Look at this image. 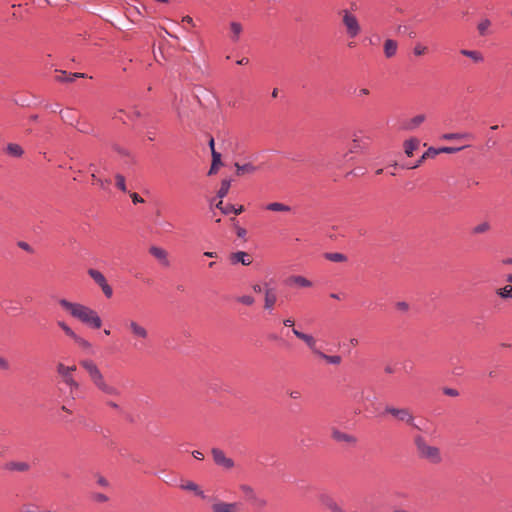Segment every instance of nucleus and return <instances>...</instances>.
Returning <instances> with one entry per match:
<instances>
[{
    "instance_id": "20e7f679",
    "label": "nucleus",
    "mask_w": 512,
    "mask_h": 512,
    "mask_svg": "<svg viewBox=\"0 0 512 512\" xmlns=\"http://www.w3.org/2000/svg\"><path fill=\"white\" fill-rule=\"evenodd\" d=\"M414 445L420 458L432 464H438L442 461L440 449L429 445L423 436L416 435L414 437Z\"/></svg>"
},
{
    "instance_id": "2f4dec72",
    "label": "nucleus",
    "mask_w": 512,
    "mask_h": 512,
    "mask_svg": "<svg viewBox=\"0 0 512 512\" xmlns=\"http://www.w3.org/2000/svg\"><path fill=\"white\" fill-rule=\"evenodd\" d=\"M318 357L323 359V360H325L327 363L333 364V365H339L342 362V357L341 356H339V355H327V354L323 353L322 351L320 352Z\"/></svg>"
},
{
    "instance_id": "4d7b16f0",
    "label": "nucleus",
    "mask_w": 512,
    "mask_h": 512,
    "mask_svg": "<svg viewBox=\"0 0 512 512\" xmlns=\"http://www.w3.org/2000/svg\"><path fill=\"white\" fill-rule=\"evenodd\" d=\"M444 393L448 396L456 397L458 396V391L452 388H445Z\"/></svg>"
},
{
    "instance_id": "0eeeda50",
    "label": "nucleus",
    "mask_w": 512,
    "mask_h": 512,
    "mask_svg": "<svg viewBox=\"0 0 512 512\" xmlns=\"http://www.w3.org/2000/svg\"><path fill=\"white\" fill-rule=\"evenodd\" d=\"M211 512H244L241 502H228L213 498L210 506Z\"/></svg>"
},
{
    "instance_id": "a18cd8bd",
    "label": "nucleus",
    "mask_w": 512,
    "mask_h": 512,
    "mask_svg": "<svg viewBox=\"0 0 512 512\" xmlns=\"http://www.w3.org/2000/svg\"><path fill=\"white\" fill-rule=\"evenodd\" d=\"M466 134H459V133H447L442 135V139L444 140H455V139H461L464 138Z\"/></svg>"
},
{
    "instance_id": "bf43d9fd",
    "label": "nucleus",
    "mask_w": 512,
    "mask_h": 512,
    "mask_svg": "<svg viewBox=\"0 0 512 512\" xmlns=\"http://www.w3.org/2000/svg\"><path fill=\"white\" fill-rule=\"evenodd\" d=\"M97 183L100 185L101 188H105L106 185L110 184V180L109 179H105V180L97 179Z\"/></svg>"
},
{
    "instance_id": "f03ea898",
    "label": "nucleus",
    "mask_w": 512,
    "mask_h": 512,
    "mask_svg": "<svg viewBox=\"0 0 512 512\" xmlns=\"http://www.w3.org/2000/svg\"><path fill=\"white\" fill-rule=\"evenodd\" d=\"M59 305L66 310L73 318L79 320L84 325L92 329H100L102 319L94 309L78 302H71L61 298L58 300Z\"/></svg>"
},
{
    "instance_id": "393cba45",
    "label": "nucleus",
    "mask_w": 512,
    "mask_h": 512,
    "mask_svg": "<svg viewBox=\"0 0 512 512\" xmlns=\"http://www.w3.org/2000/svg\"><path fill=\"white\" fill-rule=\"evenodd\" d=\"M216 208L220 209L221 212L223 214H229V213H235V214H240L243 212L244 210V207L243 206H240L238 208H235L233 205H226V206H223V201L222 200H219L216 204H215Z\"/></svg>"
},
{
    "instance_id": "1a4fd4ad",
    "label": "nucleus",
    "mask_w": 512,
    "mask_h": 512,
    "mask_svg": "<svg viewBox=\"0 0 512 512\" xmlns=\"http://www.w3.org/2000/svg\"><path fill=\"white\" fill-rule=\"evenodd\" d=\"M317 499L325 509L331 512H343L342 507L330 493L321 492L318 494Z\"/></svg>"
},
{
    "instance_id": "c03bdc74",
    "label": "nucleus",
    "mask_w": 512,
    "mask_h": 512,
    "mask_svg": "<svg viewBox=\"0 0 512 512\" xmlns=\"http://www.w3.org/2000/svg\"><path fill=\"white\" fill-rule=\"evenodd\" d=\"M438 154H440L439 148L429 147L427 151L423 154V158H434Z\"/></svg>"
},
{
    "instance_id": "9b49d317",
    "label": "nucleus",
    "mask_w": 512,
    "mask_h": 512,
    "mask_svg": "<svg viewBox=\"0 0 512 512\" xmlns=\"http://www.w3.org/2000/svg\"><path fill=\"white\" fill-rule=\"evenodd\" d=\"M293 334L300 340H302L307 347L311 350V352L318 357L321 350L317 347V341L316 339L309 334L303 333L295 328H293Z\"/></svg>"
},
{
    "instance_id": "c9c22d12",
    "label": "nucleus",
    "mask_w": 512,
    "mask_h": 512,
    "mask_svg": "<svg viewBox=\"0 0 512 512\" xmlns=\"http://www.w3.org/2000/svg\"><path fill=\"white\" fill-rule=\"evenodd\" d=\"M21 512H57L54 510L42 509L35 504H25L22 506Z\"/></svg>"
},
{
    "instance_id": "338daca9",
    "label": "nucleus",
    "mask_w": 512,
    "mask_h": 512,
    "mask_svg": "<svg viewBox=\"0 0 512 512\" xmlns=\"http://www.w3.org/2000/svg\"><path fill=\"white\" fill-rule=\"evenodd\" d=\"M107 406L112 408V409H119V405L116 402H114V401H108L107 402Z\"/></svg>"
},
{
    "instance_id": "79ce46f5",
    "label": "nucleus",
    "mask_w": 512,
    "mask_h": 512,
    "mask_svg": "<svg viewBox=\"0 0 512 512\" xmlns=\"http://www.w3.org/2000/svg\"><path fill=\"white\" fill-rule=\"evenodd\" d=\"M327 259L333 261V262H343L346 260V257L345 255L341 254V253H330V254H327Z\"/></svg>"
},
{
    "instance_id": "6e6552de",
    "label": "nucleus",
    "mask_w": 512,
    "mask_h": 512,
    "mask_svg": "<svg viewBox=\"0 0 512 512\" xmlns=\"http://www.w3.org/2000/svg\"><path fill=\"white\" fill-rule=\"evenodd\" d=\"M240 491L245 496L246 500L254 504L258 508H264L267 505V501L264 498H260L255 489L249 484H240Z\"/></svg>"
},
{
    "instance_id": "ddd939ff",
    "label": "nucleus",
    "mask_w": 512,
    "mask_h": 512,
    "mask_svg": "<svg viewBox=\"0 0 512 512\" xmlns=\"http://www.w3.org/2000/svg\"><path fill=\"white\" fill-rule=\"evenodd\" d=\"M244 31L243 25L238 21H231L229 23V34L230 41L234 44L240 41L241 35Z\"/></svg>"
},
{
    "instance_id": "cd10ccee",
    "label": "nucleus",
    "mask_w": 512,
    "mask_h": 512,
    "mask_svg": "<svg viewBox=\"0 0 512 512\" xmlns=\"http://www.w3.org/2000/svg\"><path fill=\"white\" fill-rule=\"evenodd\" d=\"M73 341L75 342V344H77L82 350L86 351V352H92V349H93V345L90 341H88L87 339L81 337L80 335L77 334V336L73 339Z\"/></svg>"
},
{
    "instance_id": "bb28decb",
    "label": "nucleus",
    "mask_w": 512,
    "mask_h": 512,
    "mask_svg": "<svg viewBox=\"0 0 512 512\" xmlns=\"http://www.w3.org/2000/svg\"><path fill=\"white\" fill-rule=\"evenodd\" d=\"M6 151L9 155L16 157V158H20L24 154L23 148L19 144H16V143H9L6 147Z\"/></svg>"
},
{
    "instance_id": "b1692460",
    "label": "nucleus",
    "mask_w": 512,
    "mask_h": 512,
    "mask_svg": "<svg viewBox=\"0 0 512 512\" xmlns=\"http://www.w3.org/2000/svg\"><path fill=\"white\" fill-rule=\"evenodd\" d=\"M180 488L183 490H188L194 492L197 496L201 498H205V494L203 490L193 481H185L182 482Z\"/></svg>"
},
{
    "instance_id": "37998d69",
    "label": "nucleus",
    "mask_w": 512,
    "mask_h": 512,
    "mask_svg": "<svg viewBox=\"0 0 512 512\" xmlns=\"http://www.w3.org/2000/svg\"><path fill=\"white\" fill-rule=\"evenodd\" d=\"M237 301L246 305V306H251L254 304L255 300L252 296L250 295H243L241 297H238L237 298Z\"/></svg>"
},
{
    "instance_id": "a211bd4d",
    "label": "nucleus",
    "mask_w": 512,
    "mask_h": 512,
    "mask_svg": "<svg viewBox=\"0 0 512 512\" xmlns=\"http://www.w3.org/2000/svg\"><path fill=\"white\" fill-rule=\"evenodd\" d=\"M399 421L405 422L409 426L420 430V427L415 423V418L412 412L407 408H401L400 413L397 417Z\"/></svg>"
},
{
    "instance_id": "423d86ee",
    "label": "nucleus",
    "mask_w": 512,
    "mask_h": 512,
    "mask_svg": "<svg viewBox=\"0 0 512 512\" xmlns=\"http://www.w3.org/2000/svg\"><path fill=\"white\" fill-rule=\"evenodd\" d=\"M339 15L342 18V24L348 37H357L361 33V25L358 18L348 9H342Z\"/></svg>"
},
{
    "instance_id": "473e14b6",
    "label": "nucleus",
    "mask_w": 512,
    "mask_h": 512,
    "mask_svg": "<svg viewBox=\"0 0 512 512\" xmlns=\"http://www.w3.org/2000/svg\"><path fill=\"white\" fill-rule=\"evenodd\" d=\"M490 229H491L490 223L487 221H484V222H481L473 227L472 234H474V235L484 234V233L488 232Z\"/></svg>"
},
{
    "instance_id": "49530a36",
    "label": "nucleus",
    "mask_w": 512,
    "mask_h": 512,
    "mask_svg": "<svg viewBox=\"0 0 512 512\" xmlns=\"http://www.w3.org/2000/svg\"><path fill=\"white\" fill-rule=\"evenodd\" d=\"M101 289H102V292L104 293V295L107 297V298H111L112 295H113V289L112 287L108 284V282H105L102 286H101Z\"/></svg>"
},
{
    "instance_id": "7c9ffc66",
    "label": "nucleus",
    "mask_w": 512,
    "mask_h": 512,
    "mask_svg": "<svg viewBox=\"0 0 512 512\" xmlns=\"http://www.w3.org/2000/svg\"><path fill=\"white\" fill-rule=\"evenodd\" d=\"M266 209L275 212H289L291 210L290 206L280 202L270 203L266 206Z\"/></svg>"
},
{
    "instance_id": "a19ab883",
    "label": "nucleus",
    "mask_w": 512,
    "mask_h": 512,
    "mask_svg": "<svg viewBox=\"0 0 512 512\" xmlns=\"http://www.w3.org/2000/svg\"><path fill=\"white\" fill-rule=\"evenodd\" d=\"M70 78V74H67L65 71H59L55 76V80L58 82H72L73 80Z\"/></svg>"
},
{
    "instance_id": "de8ad7c7",
    "label": "nucleus",
    "mask_w": 512,
    "mask_h": 512,
    "mask_svg": "<svg viewBox=\"0 0 512 512\" xmlns=\"http://www.w3.org/2000/svg\"><path fill=\"white\" fill-rule=\"evenodd\" d=\"M400 410H401V408H395L393 406L385 407V413L390 414V415L394 416L395 418L398 417Z\"/></svg>"
},
{
    "instance_id": "ea45409f",
    "label": "nucleus",
    "mask_w": 512,
    "mask_h": 512,
    "mask_svg": "<svg viewBox=\"0 0 512 512\" xmlns=\"http://www.w3.org/2000/svg\"><path fill=\"white\" fill-rule=\"evenodd\" d=\"M116 186L123 192L127 191L125 177L122 174L115 175Z\"/></svg>"
},
{
    "instance_id": "09e8293b",
    "label": "nucleus",
    "mask_w": 512,
    "mask_h": 512,
    "mask_svg": "<svg viewBox=\"0 0 512 512\" xmlns=\"http://www.w3.org/2000/svg\"><path fill=\"white\" fill-rule=\"evenodd\" d=\"M463 148L464 147H442V148H439V149H440V153L452 154V153L459 152Z\"/></svg>"
},
{
    "instance_id": "680f3d73",
    "label": "nucleus",
    "mask_w": 512,
    "mask_h": 512,
    "mask_svg": "<svg viewBox=\"0 0 512 512\" xmlns=\"http://www.w3.org/2000/svg\"><path fill=\"white\" fill-rule=\"evenodd\" d=\"M359 147H360L359 140L357 138H354L353 139V147L351 149V152H356Z\"/></svg>"
},
{
    "instance_id": "9d476101",
    "label": "nucleus",
    "mask_w": 512,
    "mask_h": 512,
    "mask_svg": "<svg viewBox=\"0 0 512 512\" xmlns=\"http://www.w3.org/2000/svg\"><path fill=\"white\" fill-rule=\"evenodd\" d=\"M213 460L216 465L223 467L224 469H232L235 466L234 460L226 456L223 450L219 448H213L211 450Z\"/></svg>"
},
{
    "instance_id": "e433bc0d",
    "label": "nucleus",
    "mask_w": 512,
    "mask_h": 512,
    "mask_svg": "<svg viewBox=\"0 0 512 512\" xmlns=\"http://www.w3.org/2000/svg\"><path fill=\"white\" fill-rule=\"evenodd\" d=\"M496 294L502 299L512 298V286L506 285L496 290Z\"/></svg>"
},
{
    "instance_id": "4468645a",
    "label": "nucleus",
    "mask_w": 512,
    "mask_h": 512,
    "mask_svg": "<svg viewBox=\"0 0 512 512\" xmlns=\"http://www.w3.org/2000/svg\"><path fill=\"white\" fill-rule=\"evenodd\" d=\"M426 120V116L424 114H419L412 117L409 120H406L402 123L401 129L405 131H414L416 130L424 121Z\"/></svg>"
},
{
    "instance_id": "0e129e2a",
    "label": "nucleus",
    "mask_w": 512,
    "mask_h": 512,
    "mask_svg": "<svg viewBox=\"0 0 512 512\" xmlns=\"http://www.w3.org/2000/svg\"><path fill=\"white\" fill-rule=\"evenodd\" d=\"M289 396L292 398V399H299L301 397V394L299 391H292L289 393Z\"/></svg>"
},
{
    "instance_id": "f3484780",
    "label": "nucleus",
    "mask_w": 512,
    "mask_h": 512,
    "mask_svg": "<svg viewBox=\"0 0 512 512\" xmlns=\"http://www.w3.org/2000/svg\"><path fill=\"white\" fill-rule=\"evenodd\" d=\"M149 253L153 257H155L158 261H160L163 265H165V266L169 265L168 253L163 248L158 247V246H151L149 248Z\"/></svg>"
},
{
    "instance_id": "5701e85b",
    "label": "nucleus",
    "mask_w": 512,
    "mask_h": 512,
    "mask_svg": "<svg viewBox=\"0 0 512 512\" xmlns=\"http://www.w3.org/2000/svg\"><path fill=\"white\" fill-rule=\"evenodd\" d=\"M420 141L417 138H410L403 144L404 152L408 157H411L415 150L418 149Z\"/></svg>"
},
{
    "instance_id": "8fccbe9b",
    "label": "nucleus",
    "mask_w": 512,
    "mask_h": 512,
    "mask_svg": "<svg viewBox=\"0 0 512 512\" xmlns=\"http://www.w3.org/2000/svg\"><path fill=\"white\" fill-rule=\"evenodd\" d=\"M92 498H93L94 501H96L98 503H104V502L108 501V497L105 494H102V493H94L92 495Z\"/></svg>"
},
{
    "instance_id": "13d9d810",
    "label": "nucleus",
    "mask_w": 512,
    "mask_h": 512,
    "mask_svg": "<svg viewBox=\"0 0 512 512\" xmlns=\"http://www.w3.org/2000/svg\"><path fill=\"white\" fill-rule=\"evenodd\" d=\"M18 246H19L21 249H23V250H25V251H27V252H32V248H31V246H30L28 243H26V242H19V243H18Z\"/></svg>"
},
{
    "instance_id": "3c124183",
    "label": "nucleus",
    "mask_w": 512,
    "mask_h": 512,
    "mask_svg": "<svg viewBox=\"0 0 512 512\" xmlns=\"http://www.w3.org/2000/svg\"><path fill=\"white\" fill-rule=\"evenodd\" d=\"M96 482L101 487H108L109 486L108 480L105 477L101 476V475H97L96 476Z\"/></svg>"
},
{
    "instance_id": "6e6d98bb",
    "label": "nucleus",
    "mask_w": 512,
    "mask_h": 512,
    "mask_svg": "<svg viewBox=\"0 0 512 512\" xmlns=\"http://www.w3.org/2000/svg\"><path fill=\"white\" fill-rule=\"evenodd\" d=\"M0 369L8 370L9 369V362L4 357L0 356Z\"/></svg>"
},
{
    "instance_id": "c756f323",
    "label": "nucleus",
    "mask_w": 512,
    "mask_h": 512,
    "mask_svg": "<svg viewBox=\"0 0 512 512\" xmlns=\"http://www.w3.org/2000/svg\"><path fill=\"white\" fill-rule=\"evenodd\" d=\"M88 275L95 281L96 284H98L100 287L107 282L105 276L96 269H89Z\"/></svg>"
},
{
    "instance_id": "864d4df0",
    "label": "nucleus",
    "mask_w": 512,
    "mask_h": 512,
    "mask_svg": "<svg viewBox=\"0 0 512 512\" xmlns=\"http://www.w3.org/2000/svg\"><path fill=\"white\" fill-rule=\"evenodd\" d=\"M130 197H131L132 202L134 204H138V203H143L144 202V199L141 196H139L137 193H135V192L131 193Z\"/></svg>"
},
{
    "instance_id": "052dcab7",
    "label": "nucleus",
    "mask_w": 512,
    "mask_h": 512,
    "mask_svg": "<svg viewBox=\"0 0 512 512\" xmlns=\"http://www.w3.org/2000/svg\"><path fill=\"white\" fill-rule=\"evenodd\" d=\"M294 320L292 318H287L283 321V324L286 326V327H293L294 326Z\"/></svg>"
},
{
    "instance_id": "aec40b11",
    "label": "nucleus",
    "mask_w": 512,
    "mask_h": 512,
    "mask_svg": "<svg viewBox=\"0 0 512 512\" xmlns=\"http://www.w3.org/2000/svg\"><path fill=\"white\" fill-rule=\"evenodd\" d=\"M231 261L233 263H241L245 266H248L252 263V259H251L250 255L243 251H238L236 253H233L231 255Z\"/></svg>"
},
{
    "instance_id": "dca6fc26",
    "label": "nucleus",
    "mask_w": 512,
    "mask_h": 512,
    "mask_svg": "<svg viewBox=\"0 0 512 512\" xmlns=\"http://www.w3.org/2000/svg\"><path fill=\"white\" fill-rule=\"evenodd\" d=\"M264 294V309L272 311L277 301L276 293L273 288L266 286Z\"/></svg>"
},
{
    "instance_id": "412c9836",
    "label": "nucleus",
    "mask_w": 512,
    "mask_h": 512,
    "mask_svg": "<svg viewBox=\"0 0 512 512\" xmlns=\"http://www.w3.org/2000/svg\"><path fill=\"white\" fill-rule=\"evenodd\" d=\"M8 471L26 472L30 469V465L26 462L10 461L5 464Z\"/></svg>"
},
{
    "instance_id": "f704fd0d",
    "label": "nucleus",
    "mask_w": 512,
    "mask_h": 512,
    "mask_svg": "<svg viewBox=\"0 0 512 512\" xmlns=\"http://www.w3.org/2000/svg\"><path fill=\"white\" fill-rule=\"evenodd\" d=\"M491 26V21L487 18L481 20L477 26L478 32L480 35L485 36L489 32V28Z\"/></svg>"
},
{
    "instance_id": "a878e982",
    "label": "nucleus",
    "mask_w": 512,
    "mask_h": 512,
    "mask_svg": "<svg viewBox=\"0 0 512 512\" xmlns=\"http://www.w3.org/2000/svg\"><path fill=\"white\" fill-rule=\"evenodd\" d=\"M460 53L463 56L470 58L475 63H482L484 61V56L480 51L462 49L460 50Z\"/></svg>"
},
{
    "instance_id": "f8f14e48",
    "label": "nucleus",
    "mask_w": 512,
    "mask_h": 512,
    "mask_svg": "<svg viewBox=\"0 0 512 512\" xmlns=\"http://www.w3.org/2000/svg\"><path fill=\"white\" fill-rule=\"evenodd\" d=\"M286 285L290 287H299V288H310L312 287V282L301 275H291L286 281Z\"/></svg>"
},
{
    "instance_id": "58836bf2",
    "label": "nucleus",
    "mask_w": 512,
    "mask_h": 512,
    "mask_svg": "<svg viewBox=\"0 0 512 512\" xmlns=\"http://www.w3.org/2000/svg\"><path fill=\"white\" fill-rule=\"evenodd\" d=\"M427 52H428V47L420 42H417L413 48V54L416 57H422L425 54H427Z\"/></svg>"
},
{
    "instance_id": "6ab92c4d",
    "label": "nucleus",
    "mask_w": 512,
    "mask_h": 512,
    "mask_svg": "<svg viewBox=\"0 0 512 512\" xmlns=\"http://www.w3.org/2000/svg\"><path fill=\"white\" fill-rule=\"evenodd\" d=\"M236 175L243 176L245 174H253L258 170V167L253 165L252 163H245L240 165L239 163H235Z\"/></svg>"
},
{
    "instance_id": "603ef678",
    "label": "nucleus",
    "mask_w": 512,
    "mask_h": 512,
    "mask_svg": "<svg viewBox=\"0 0 512 512\" xmlns=\"http://www.w3.org/2000/svg\"><path fill=\"white\" fill-rule=\"evenodd\" d=\"M396 308L397 310L399 311H402V312H407L408 309H409V305L407 302H404V301H401V302H397L396 303Z\"/></svg>"
},
{
    "instance_id": "2eb2a0df",
    "label": "nucleus",
    "mask_w": 512,
    "mask_h": 512,
    "mask_svg": "<svg viewBox=\"0 0 512 512\" xmlns=\"http://www.w3.org/2000/svg\"><path fill=\"white\" fill-rule=\"evenodd\" d=\"M331 436L335 441L344 442L347 444H355L357 441V439L353 435L344 433L336 428L332 429Z\"/></svg>"
},
{
    "instance_id": "39448f33",
    "label": "nucleus",
    "mask_w": 512,
    "mask_h": 512,
    "mask_svg": "<svg viewBox=\"0 0 512 512\" xmlns=\"http://www.w3.org/2000/svg\"><path fill=\"white\" fill-rule=\"evenodd\" d=\"M125 328L134 340L133 347L138 348L143 346L149 339L148 329L135 319H128L125 321Z\"/></svg>"
},
{
    "instance_id": "f257e3e1",
    "label": "nucleus",
    "mask_w": 512,
    "mask_h": 512,
    "mask_svg": "<svg viewBox=\"0 0 512 512\" xmlns=\"http://www.w3.org/2000/svg\"><path fill=\"white\" fill-rule=\"evenodd\" d=\"M80 366L86 371L91 383L102 395L111 398H120L121 391L111 384L98 365L91 359H82L79 361Z\"/></svg>"
},
{
    "instance_id": "4be33fe9",
    "label": "nucleus",
    "mask_w": 512,
    "mask_h": 512,
    "mask_svg": "<svg viewBox=\"0 0 512 512\" xmlns=\"http://www.w3.org/2000/svg\"><path fill=\"white\" fill-rule=\"evenodd\" d=\"M398 43L393 39H386L384 42V54L387 58H392L396 55Z\"/></svg>"
},
{
    "instance_id": "5fc2aeb1",
    "label": "nucleus",
    "mask_w": 512,
    "mask_h": 512,
    "mask_svg": "<svg viewBox=\"0 0 512 512\" xmlns=\"http://www.w3.org/2000/svg\"><path fill=\"white\" fill-rule=\"evenodd\" d=\"M128 117H129L130 119H132V120H134V119H138V118H140V117H141V112H140L138 109L134 108V109L131 111V113L128 115Z\"/></svg>"
},
{
    "instance_id": "e2e57ef3",
    "label": "nucleus",
    "mask_w": 512,
    "mask_h": 512,
    "mask_svg": "<svg viewBox=\"0 0 512 512\" xmlns=\"http://www.w3.org/2000/svg\"><path fill=\"white\" fill-rule=\"evenodd\" d=\"M192 455H193L194 458H196L198 460H202L204 458L203 453L200 452V451H193Z\"/></svg>"
},
{
    "instance_id": "c85d7f7f",
    "label": "nucleus",
    "mask_w": 512,
    "mask_h": 512,
    "mask_svg": "<svg viewBox=\"0 0 512 512\" xmlns=\"http://www.w3.org/2000/svg\"><path fill=\"white\" fill-rule=\"evenodd\" d=\"M222 165L221 162V154L218 153L216 150H213L212 155V164L209 170V175L215 174L219 168V166Z\"/></svg>"
},
{
    "instance_id": "72a5a7b5",
    "label": "nucleus",
    "mask_w": 512,
    "mask_h": 512,
    "mask_svg": "<svg viewBox=\"0 0 512 512\" xmlns=\"http://www.w3.org/2000/svg\"><path fill=\"white\" fill-rule=\"evenodd\" d=\"M57 325L72 340L77 336L74 330L66 322L58 321Z\"/></svg>"
},
{
    "instance_id": "774afa93",
    "label": "nucleus",
    "mask_w": 512,
    "mask_h": 512,
    "mask_svg": "<svg viewBox=\"0 0 512 512\" xmlns=\"http://www.w3.org/2000/svg\"><path fill=\"white\" fill-rule=\"evenodd\" d=\"M182 21H183V22H186V23H188V24L194 25L193 19H192L190 16H188V15H187V16H184V17L182 18Z\"/></svg>"
},
{
    "instance_id": "7ed1b4c3",
    "label": "nucleus",
    "mask_w": 512,
    "mask_h": 512,
    "mask_svg": "<svg viewBox=\"0 0 512 512\" xmlns=\"http://www.w3.org/2000/svg\"><path fill=\"white\" fill-rule=\"evenodd\" d=\"M76 370V365L66 366L61 362L56 365V372L61 382L69 388L68 398L71 400H75L79 396L80 383L73 376Z\"/></svg>"
},
{
    "instance_id": "69168bd1",
    "label": "nucleus",
    "mask_w": 512,
    "mask_h": 512,
    "mask_svg": "<svg viewBox=\"0 0 512 512\" xmlns=\"http://www.w3.org/2000/svg\"><path fill=\"white\" fill-rule=\"evenodd\" d=\"M358 95H359L360 97L367 96V95H369V90H368L367 88H361V89L359 90Z\"/></svg>"
},
{
    "instance_id": "4c0bfd02",
    "label": "nucleus",
    "mask_w": 512,
    "mask_h": 512,
    "mask_svg": "<svg viewBox=\"0 0 512 512\" xmlns=\"http://www.w3.org/2000/svg\"><path fill=\"white\" fill-rule=\"evenodd\" d=\"M229 189H230V180H226V179L223 180L221 182V187L217 192V196L220 198V200H222V198H224L228 194Z\"/></svg>"
}]
</instances>
